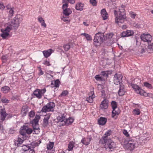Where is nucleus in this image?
Returning a JSON list of instances; mask_svg holds the SVG:
<instances>
[{"label": "nucleus", "instance_id": "obj_1", "mask_svg": "<svg viewBox=\"0 0 153 153\" xmlns=\"http://www.w3.org/2000/svg\"><path fill=\"white\" fill-rule=\"evenodd\" d=\"M119 13L118 16H117L115 19V22L118 24L120 23H123L126 21V16L125 13V10L121 8L120 7H119Z\"/></svg>", "mask_w": 153, "mask_h": 153}, {"label": "nucleus", "instance_id": "obj_2", "mask_svg": "<svg viewBox=\"0 0 153 153\" xmlns=\"http://www.w3.org/2000/svg\"><path fill=\"white\" fill-rule=\"evenodd\" d=\"M104 39L103 33H96L94 36V45L96 46L100 45Z\"/></svg>", "mask_w": 153, "mask_h": 153}, {"label": "nucleus", "instance_id": "obj_3", "mask_svg": "<svg viewBox=\"0 0 153 153\" xmlns=\"http://www.w3.org/2000/svg\"><path fill=\"white\" fill-rule=\"evenodd\" d=\"M22 17H19L18 16H16L15 18L12 20L11 25L9 26H11L13 28L16 30L19 27V24L22 21Z\"/></svg>", "mask_w": 153, "mask_h": 153}, {"label": "nucleus", "instance_id": "obj_4", "mask_svg": "<svg viewBox=\"0 0 153 153\" xmlns=\"http://www.w3.org/2000/svg\"><path fill=\"white\" fill-rule=\"evenodd\" d=\"M105 148L107 150H109L112 151L116 147L115 143L112 141L111 139H108L107 140L105 141Z\"/></svg>", "mask_w": 153, "mask_h": 153}, {"label": "nucleus", "instance_id": "obj_5", "mask_svg": "<svg viewBox=\"0 0 153 153\" xmlns=\"http://www.w3.org/2000/svg\"><path fill=\"white\" fill-rule=\"evenodd\" d=\"M55 107V104L53 102H50L42 107L41 111L43 112L53 111Z\"/></svg>", "mask_w": 153, "mask_h": 153}, {"label": "nucleus", "instance_id": "obj_6", "mask_svg": "<svg viewBox=\"0 0 153 153\" xmlns=\"http://www.w3.org/2000/svg\"><path fill=\"white\" fill-rule=\"evenodd\" d=\"M111 105L113 109L112 117H114L115 115H118L120 113V111L117 108V103L115 101H112Z\"/></svg>", "mask_w": 153, "mask_h": 153}, {"label": "nucleus", "instance_id": "obj_7", "mask_svg": "<svg viewBox=\"0 0 153 153\" xmlns=\"http://www.w3.org/2000/svg\"><path fill=\"white\" fill-rule=\"evenodd\" d=\"M12 29L13 27L11 26H8L5 29H1V31L2 33L1 34V36L4 39H6L9 36V33Z\"/></svg>", "mask_w": 153, "mask_h": 153}, {"label": "nucleus", "instance_id": "obj_8", "mask_svg": "<svg viewBox=\"0 0 153 153\" xmlns=\"http://www.w3.org/2000/svg\"><path fill=\"white\" fill-rule=\"evenodd\" d=\"M132 87L134 90L137 93V94H139L145 97H148L149 96V93H147L144 90L141 89L140 88L138 85H134L132 86Z\"/></svg>", "mask_w": 153, "mask_h": 153}, {"label": "nucleus", "instance_id": "obj_9", "mask_svg": "<svg viewBox=\"0 0 153 153\" xmlns=\"http://www.w3.org/2000/svg\"><path fill=\"white\" fill-rule=\"evenodd\" d=\"M123 76L122 75L116 74L114 77V84L118 85L121 83L122 82Z\"/></svg>", "mask_w": 153, "mask_h": 153}, {"label": "nucleus", "instance_id": "obj_10", "mask_svg": "<svg viewBox=\"0 0 153 153\" xmlns=\"http://www.w3.org/2000/svg\"><path fill=\"white\" fill-rule=\"evenodd\" d=\"M112 133V131L111 130H108L105 134L104 136L102 137V138L100 140L99 143L102 144H104L105 143V141L108 140L107 139V137L110 136Z\"/></svg>", "mask_w": 153, "mask_h": 153}, {"label": "nucleus", "instance_id": "obj_11", "mask_svg": "<svg viewBox=\"0 0 153 153\" xmlns=\"http://www.w3.org/2000/svg\"><path fill=\"white\" fill-rule=\"evenodd\" d=\"M140 38L141 40L144 42H147L148 43H149L151 42V41L152 39L151 35L144 34L141 35Z\"/></svg>", "mask_w": 153, "mask_h": 153}, {"label": "nucleus", "instance_id": "obj_12", "mask_svg": "<svg viewBox=\"0 0 153 153\" xmlns=\"http://www.w3.org/2000/svg\"><path fill=\"white\" fill-rule=\"evenodd\" d=\"M7 114L6 113L5 109L4 108L1 109L0 111V122L1 123L2 122L4 121L7 117Z\"/></svg>", "mask_w": 153, "mask_h": 153}, {"label": "nucleus", "instance_id": "obj_13", "mask_svg": "<svg viewBox=\"0 0 153 153\" xmlns=\"http://www.w3.org/2000/svg\"><path fill=\"white\" fill-rule=\"evenodd\" d=\"M108 101L106 99H104L100 104V107L102 110L107 109L108 107Z\"/></svg>", "mask_w": 153, "mask_h": 153}, {"label": "nucleus", "instance_id": "obj_14", "mask_svg": "<svg viewBox=\"0 0 153 153\" xmlns=\"http://www.w3.org/2000/svg\"><path fill=\"white\" fill-rule=\"evenodd\" d=\"M28 126L23 125L21 127L19 131L20 134L23 137H26V135L27 131L28 129Z\"/></svg>", "mask_w": 153, "mask_h": 153}, {"label": "nucleus", "instance_id": "obj_15", "mask_svg": "<svg viewBox=\"0 0 153 153\" xmlns=\"http://www.w3.org/2000/svg\"><path fill=\"white\" fill-rule=\"evenodd\" d=\"M120 89L118 91V94L119 96H122L124 95L126 92L124 85L122 83L120 84Z\"/></svg>", "mask_w": 153, "mask_h": 153}, {"label": "nucleus", "instance_id": "obj_16", "mask_svg": "<svg viewBox=\"0 0 153 153\" xmlns=\"http://www.w3.org/2000/svg\"><path fill=\"white\" fill-rule=\"evenodd\" d=\"M91 139V136H88L86 138H83L81 140V142L85 145H88L89 144Z\"/></svg>", "mask_w": 153, "mask_h": 153}, {"label": "nucleus", "instance_id": "obj_17", "mask_svg": "<svg viewBox=\"0 0 153 153\" xmlns=\"http://www.w3.org/2000/svg\"><path fill=\"white\" fill-rule=\"evenodd\" d=\"M50 115L49 114L45 116L44 117L43 122L42 125L44 127H46L49 124V120L50 118Z\"/></svg>", "mask_w": 153, "mask_h": 153}, {"label": "nucleus", "instance_id": "obj_18", "mask_svg": "<svg viewBox=\"0 0 153 153\" xmlns=\"http://www.w3.org/2000/svg\"><path fill=\"white\" fill-rule=\"evenodd\" d=\"M40 118V116L38 115H36L35 118L32 121H30V123L32 124L33 126L34 125L35 126H36L38 124V122Z\"/></svg>", "mask_w": 153, "mask_h": 153}, {"label": "nucleus", "instance_id": "obj_19", "mask_svg": "<svg viewBox=\"0 0 153 153\" xmlns=\"http://www.w3.org/2000/svg\"><path fill=\"white\" fill-rule=\"evenodd\" d=\"M28 111V107L26 105H23L21 110V114L22 116H25L27 114Z\"/></svg>", "mask_w": 153, "mask_h": 153}, {"label": "nucleus", "instance_id": "obj_20", "mask_svg": "<svg viewBox=\"0 0 153 153\" xmlns=\"http://www.w3.org/2000/svg\"><path fill=\"white\" fill-rule=\"evenodd\" d=\"M53 52L52 49H50L47 50H45L42 52L45 58H48L49 56Z\"/></svg>", "mask_w": 153, "mask_h": 153}, {"label": "nucleus", "instance_id": "obj_21", "mask_svg": "<svg viewBox=\"0 0 153 153\" xmlns=\"http://www.w3.org/2000/svg\"><path fill=\"white\" fill-rule=\"evenodd\" d=\"M107 121V119L106 118L100 117L98 120V124L100 125H104Z\"/></svg>", "mask_w": 153, "mask_h": 153}, {"label": "nucleus", "instance_id": "obj_22", "mask_svg": "<svg viewBox=\"0 0 153 153\" xmlns=\"http://www.w3.org/2000/svg\"><path fill=\"white\" fill-rule=\"evenodd\" d=\"M24 141V140L22 139L21 137H18L16 140L14 141L15 146L17 147L20 146V145L22 144Z\"/></svg>", "mask_w": 153, "mask_h": 153}, {"label": "nucleus", "instance_id": "obj_23", "mask_svg": "<svg viewBox=\"0 0 153 153\" xmlns=\"http://www.w3.org/2000/svg\"><path fill=\"white\" fill-rule=\"evenodd\" d=\"M137 143H127L126 147L127 148L131 151L134 149V148L136 147Z\"/></svg>", "mask_w": 153, "mask_h": 153}, {"label": "nucleus", "instance_id": "obj_24", "mask_svg": "<svg viewBox=\"0 0 153 153\" xmlns=\"http://www.w3.org/2000/svg\"><path fill=\"white\" fill-rule=\"evenodd\" d=\"M101 13L104 20H105L107 19L108 15L105 9L101 10Z\"/></svg>", "mask_w": 153, "mask_h": 153}, {"label": "nucleus", "instance_id": "obj_25", "mask_svg": "<svg viewBox=\"0 0 153 153\" xmlns=\"http://www.w3.org/2000/svg\"><path fill=\"white\" fill-rule=\"evenodd\" d=\"M91 95L89 96V97L86 98V100L90 103H92L93 101V99L94 98L95 96L94 94L93 91L90 92Z\"/></svg>", "mask_w": 153, "mask_h": 153}, {"label": "nucleus", "instance_id": "obj_26", "mask_svg": "<svg viewBox=\"0 0 153 153\" xmlns=\"http://www.w3.org/2000/svg\"><path fill=\"white\" fill-rule=\"evenodd\" d=\"M74 121V119L70 117L68 119H66L64 122V123L62 124V126L67 125L71 124Z\"/></svg>", "mask_w": 153, "mask_h": 153}, {"label": "nucleus", "instance_id": "obj_27", "mask_svg": "<svg viewBox=\"0 0 153 153\" xmlns=\"http://www.w3.org/2000/svg\"><path fill=\"white\" fill-rule=\"evenodd\" d=\"M84 5V4L81 3L77 4L75 6V9L78 10L82 11L83 10Z\"/></svg>", "mask_w": 153, "mask_h": 153}, {"label": "nucleus", "instance_id": "obj_28", "mask_svg": "<svg viewBox=\"0 0 153 153\" xmlns=\"http://www.w3.org/2000/svg\"><path fill=\"white\" fill-rule=\"evenodd\" d=\"M63 10V13L65 16H68L71 14L72 11L70 8H65V9H62Z\"/></svg>", "mask_w": 153, "mask_h": 153}, {"label": "nucleus", "instance_id": "obj_29", "mask_svg": "<svg viewBox=\"0 0 153 153\" xmlns=\"http://www.w3.org/2000/svg\"><path fill=\"white\" fill-rule=\"evenodd\" d=\"M33 94L39 99L41 98L42 97V95L40 92L39 89H38L35 90L33 92Z\"/></svg>", "mask_w": 153, "mask_h": 153}, {"label": "nucleus", "instance_id": "obj_30", "mask_svg": "<svg viewBox=\"0 0 153 153\" xmlns=\"http://www.w3.org/2000/svg\"><path fill=\"white\" fill-rule=\"evenodd\" d=\"M54 143L52 142H50L47 145V148L48 149V150L49 152L50 151H52V149L53 148V147L54 146Z\"/></svg>", "mask_w": 153, "mask_h": 153}, {"label": "nucleus", "instance_id": "obj_31", "mask_svg": "<svg viewBox=\"0 0 153 153\" xmlns=\"http://www.w3.org/2000/svg\"><path fill=\"white\" fill-rule=\"evenodd\" d=\"M10 90V87L6 86L2 87L1 89V91L4 93H7Z\"/></svg>", "mask_w": 153, "mask_h": 153}, {"label": "nucleus", "instance_id": "obj_32", "mask_svg": "<svg viewBox=\"0 0 153 153\" xmlns=\"http://www.w3.org/2000/svg\"><path fill=\"white\" fill-rule=\"evenodd\" d=\"M38 21L41 23V25L45 27H46V25L45 22L44 20L42 17H39L38 18Z\"/></svg>", "mask_w": 153, "mask_h": 153}, {"label": "nucleus", "instance_id": "obj_33", "mask_svg": "<svg viewBox=\"0 0 153 153\" xmlns=\"http://www.w3.org/2000/svg\"><path fill=\"white\" fill-rule=\"evenodd\" d=\"M81 35L84 36L88 41L91 40L92 39L91 36L88 34L83 33H82Z\"/></svg>", "mask_w": 153, "mask_h": 153}, {"label": "nucleus", "instance_id": "obj_34", "mask_svg": "<svg viewBox=\"0 0 153 153\" xmlns=\"http://www.w3.org/2000/svg\"><path fill=\"white\" fill-rule=\"evenodd\" d=\"M74 145V143L73 142H70L68 145V150L71 151L72 150L73 148Z\"/></svg>", "mask_w": 153, "mask_h": 153}, {"label": "nucleus", "instance_id": "obj_35", "mask_svg": "<svg viewBox=\"0 0 153 153\" xmlns=\"http://www.w3.org/2000/svg\"><path fill=\"white\" fill-rule=\"evenodd\" d=\"M127 37H128L133 36L134 34V31L133 30H127L126 31Z\"/></svg>", "mask_w": 153, "mask_h": 153}, {"label": "nucleus", "instance_id": "obj_36", "mask_svg": "<svg viewBox=\"0 0 153 153\" xmlns=\"http://www.w3.org/2000/svg\"><path fill=\"white\" fill-rule=\"evenodd\" d=\"M66 119L65 117L62 115H61V117L59 116L58 117V120H59V121L61 122H63L64 123Z\"/></svg>", "mask_w": 153, "mask_h": 153}, {"label": "nucleus", "instance_id": "obj_37", "mask_svg": "<svg viewBox=\"0 0 153 153\" xmlns=\"http://www.w3.org/2000/svg\"><path fill=\"white\" fill-rule=\"evenodd\" d=\"M110 72L109 71H103L101 72V74L104 77H107Z\"/></svg>", "mask_w": 153, "mask_h": 153}, {"label": "nucleus", "instance_id": "obj_38", "mask_svg": "<svg viewBox=\"0 0 153 153\" xmlns=\"http://www.w3.org/2000/svg\"><path fill=\"white\" fill-rule=\"evenodd\" d=\"M30 149V147L28 145H24L22 146V149L24 152Z\"/></svg>", "mask_w": 153, "mask_h": 153}, {"label": "nucleus", "instance_id": "obj_39", "mask_svg": "<svg viewBox=\"0 0 153 153\" xmlns=\"http://www.w3.org/2000/svg\"><path fill=\"white\" fill-rule=\"evenodd\" d=\"M63 48L65 51H67L70 49V46L69 44H67L64 45Z\"/></svg>", "mask_w": 153, "mask_h": 153}, {"label": "nucleus", "instance_id": "obj_40", "mask_svg": "<svg viewBox=\"0 0 153 153\" xmlns=\"http://www.w3.org/2000/svg\"><path fill=\"white\" fill-rule=\"evenodd\" d=\"M144 86L150 89H152V88L151 84L147 82L144 83Z\"/></svg>", "mask_w": 153, "mask_h": 153}, {"label": "nucleus", "instance_id": "obj_41", "mask_svg": "<svg viewBox=\"0 0 153 153\" xmlns=\"http://www.w3.org/2000/svg\"><path fill=\"white\" fill-rule=\"evenodd\" d=\"M133 114L136 115H139L140 114V111L139 109L135 108L133 111Z\"/></svg>", "mask_w": 153, "mask_h": 153}, {"label": "nucleus", "instance_id": "obj_42", "mask_svg": "<svg viewBox=\"0 0 153 153\" xmlns=\"http://www.w3.org/2000/svg\"><path fill=\"white\" fill-rule=\"evenodd\" d=\"M60 81L59 79H57L54 82V86L56 87H58L59 86Z\"/></svg>", "mask_w": 153, "mask_h": 153}, {"label": "nucleus", "instance_id": "obj_43", "mask_svg": "<svg viewBox=\"0 0 153 153\" xmlns=\"http://www.w3.org/2000/svg\"><path fill=\"white\" fill-rule=\"evenodd\" d=\"M148 49L150 50V51H153V43H151L150 42L148 43Z\"/></svg>", "mask_w": 153, "mask_h": 153}, {"label": "nucleus", "instance_id": "obj_44", "mask_svg": "<svg viewBox=\"0 0 153 153\" xmlns=\"http://www.w3.org/2000/svg\"><path fill=\"white\" fill-rule=\"evenodd\" d=\"M127 141H128L127 143H137L136 141L134 140L132 138H129V140H127Z\"/></svg>", "mask_w": 153, "mask_h": 153}, {"label": "nucleus", "instance_id": "obj_45", "mask_svg": "<svg viewBox=\"0 0 153 153\" xmlns=\"http://www.w3.org/2000/svg\"><path fill=\"white\" fill-rule=\"evenodd\" d=\"M90 3L93 6H96L97 2L96 0H90Z\"/></svg>", "mask_w": 153, "mask_h": 153}, {"label": "nucleus", "instance_id": "obj_46", "mask_svg": "<svg viewBox=\"0 0 153 153\" xmlns=\"http://www.w3.org/2000/svg\"><path fill=\"white\" fill-rule=\"evenodd\" d=\"M35 115V112L33 111H31L29 114V115L30 117H33Z\"/></svg>", "mask_w": 153, "mask_h": 153}, {"label": "nucleus", "instance_id": "obj_47", "mask_svg": "<svg viewBox=\"0 0 153 153\" xmlns=\"http://www.w3.org/2000/svg\"><path fill=\"white\" fill-rule=\"evenodd\" d=\"M68 94V92L67 90H65L63 91L61 94V96H65L67 95Z\"/></svg>", "mask_w": 153, "mask_h": 153}, {"label": "nucleus", "instance_id": "obj_48", "mask_svg": "<svg viewBox=\"0 0 153 153\" xmlns=\"http://www.w3.org/2000/svg\"><path fill=\"white\" fill-rule=\"evenodd\" d=\"M61 19L65 22L69 21L70 20L69 17H61Z\"/></svg>", "mask_w": 153, "mask_h": 153}, {"label": "nucleus", "instance_id": "obj_49", "mask_svg": "<svg viewBox=\"0 0 153 153\" xmlns=\"http://www.w3.org/2000/svg\"><path fill=\"white\" fill-rule=\"evenodd\" d=\"M126 31L122 32L120 34V36L121 37H127Z\"/></svg>", "mask_w": 153, "mask_h": 153}, {"label": "nucleus", "instance_id": "obj_50", "mask_svg": "<svg viewBox=\"0 0 153 153\" xmlns=\"http://www.w3.org/2000/svg\"><path fill=\"white\" fill-rule=\"evenodd\" d=\"M95 78L96 80L98 81H102V78L99 75H97L95 76Z\"/></svg>", "mask_w": 153, "mask_h": 153}, {"label": "nucleus", "instance_id": "obj_51", "mask_svg": "<svg viewBox=\"0 0 153 153\" xmlns=\"http://www.w3.org/2000/svg\"><path fill=\"white\" fill-rule=\"evenodd\" d=\"M14 13V10L12 8H11L9 11V15L10 16H12Z\"/></svg>", "mask_w": 153, "mask_h": 153}, {"label": "nucleus", "instance_id": "obj_52", "mask_svg": "<svg viewBox=\"0 0 153 153\" xmlns=\"http://www.w3.org/2000/svg\"><path fill=\"white\" fill-rule=\"evenodd\" d=\"M113 34L112 33H109L107 35V38L108 39L111 38L113 36Z\"/></svg>", "mask_w": 153, "mask_h": 153}, {"label": "nucleus", "instance_id": "obj_53", "mask_svg": "<svg viewBox=\"0 0 153 153\" xmlns=\"http://www.w3.org/2000/svg\"><path fill=\"white\" fill-rule=\"evenodd\" d=\"M123 134L127 137L129 136V134L128 132L126 130L124 129L123 131Z\"/></svg>", "mask_w": 153, "mask_h": 153}, {"label": "nucleus", "instance_id": "obj_54", "mask_svg": "<svg viewBox=\"0 0 153 153\" xmlns=\"http://www.w3.org/2000/svg\"><path fill=\"white\" fill-rule=\"evenodd\" d=\"M26 134H30L33 132V130L30 128L28 127L27 131Z\"/></svg>", "mask_w": 153, "mask_h": 153}, {"label": "nucleus", "instance_id": "obj_55", "mask_svg": "<svg viewBox=\"0 0 153 153\" xmlns=\"http://www.w3.org/2000/svg\"><path fill=\"white\" fill-rule=\"evenodd\" d=\"M1 101L3 103H8L9 100L5 98H2L1 99Z\"/></svg>", "mask_w": 153, "mask_h": 153}, {"label": "nucleus", "instance_id": "obj_56", "mask_svg": "<svg viewBox=\"0 0 153 153\" xmlns=\"http://www.w3.org/2000/svg\"><path fill=\"white\" fill-rule=\"evenodd\" d=\"M43 64L47 66H49L51 65V64L47 60H45L44 61Z\"/></svg>", "mask_w": 153, "mask_h": 153}, {"label": "nucleus", "instance_id": "obj_57", "mask_svg": "<svg viewBox=\"0 0 153 153\" xmlns=\"http://www.w3.org/2000/svg\"><path fill=\"white\" fill-rule=\"evenodd\" d=\"M46 91V89L44 88L43 89L40 90V92L41 95H42V94H43L44 93H45Z\"/></svg>", "mask_w": 153, "mask_h": 153}, {"label": "nucleus", "instance_id": "obj_58", "mask_svg": "<svg viewBox=\"0 0 153 153\" xmlns=\"http://www.w3.org/2000/svg\"><path fill=\"white\" fill-rule=\"evenodd\" d=\"M5 7L3 3L0 2V9L2 10H3L5 8Z\"/></svg>", "mask_w": 153, "mask_h": 153}, {"label": "nucleus", "instance_id": "obj_59", "mask_svg": "<svg viewBox=\"0 0 153 153\" xmlns=\"http://www.w3.org/2000/svg\"><path fill=\"white\" fill-rule=\"evenodd\" d=\"M68 3L66 4H63L62 7V9H65L66 8H67L68 7Z\"/></svg>", "mask_w": 153, "mask_h": 153}, {"label": "nucleus", "instance_id": "obj_60", "mask_svg": "<svg viewBox=\"0 0 153 153\" xmlns=\"http://www.w3.org/2000/svg\"><path fill=\"white\" fill-rule=\"evenodd\" d=\"M136 14H134L133 12H131V17L132 18H134L135 17V16H136Z\"/></svg>", "mask_w": 153, "mask_h": 153}, {"label": "nucleus", "instance_id": "obj_61", "mask_svg": "<svg viewBox=\"0 0 153 153\" xmlns=\"http://www.w3.org/2000/svg\"><path fill=\"white\" fill-rule=\"evenodd\" d=\"M7 56H2V59L3 60H4V61H5L7 60Z\"/></svg>", "mask_w": 153, "mask_h": 153}, {"label": "nucleus", "instance_id": "obj_62", "mask_svg": "<svg viewBox=\"0 0 153 153\" xmlns=\"http://www.w3.org/2000/svg\"><path fill=\"white\" fill-rule=\"evenodd\" d=\"M68 2L71 4H74L75 3L74 0H68Z\"/></svg>", "mask_w": 153, "mask_h": 153}, {"label": "nucleus", "instance_id": "obj_63", "mask_svg": "<svg viewBox=\"0 0 153 153\" xmlns=\"http://www.w3.org/2000/svg\"><path fill=\"white\" fill-rule=\"evenodd\" d=\"M41 143V141L40 140H39L36 142H34V144H36V146H38L39 144Z\"/></svg>", "mask_w": 153, "mask_h": 153}, {"label": "nucleus", "instance_id": "obj_64", "mask_svg": "<svg viewBox=\"0 0 153 153\" xmlns=\"http://www.w3.org/2000/svg\"><path fill=\"white\" fill-rule=\"evenodd\" d=\"M40 72L39 73V75H42L43 74V72L42 70V69L41 68H40L39 69Z\"/></svg>", "mask_w": 153, "mask_h": 153}]
</instances>
